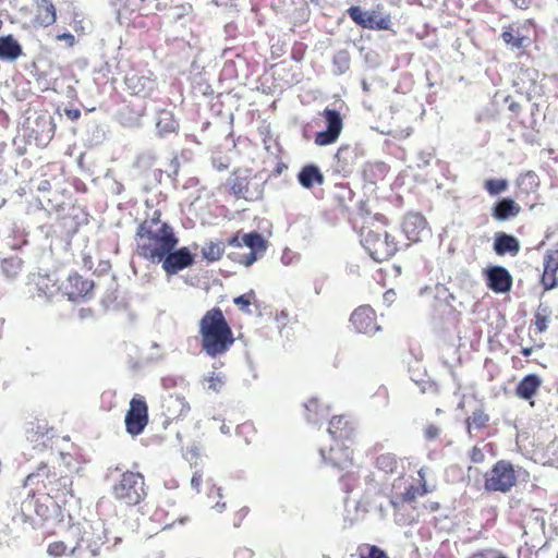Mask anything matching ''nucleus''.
Returning a JSON list of instances; mask_svg holds the SVG:
<instances>
[{
	"label": "nucleus",
	"mask_w": 558,
	"mask_h": 558,
	"mask_svg": "<svg viewBox=\"0 0 558 558\" xmlns=\"http://www.w3.org/2000/svg\"><path fill=\"white\" fill-rule=\"evenodd\" d=\"M65 114L70 120L75 121L80 119L81 111L78 109H68L65 110Z\"/></svg>",
	"instance_id": "62"
},
{
	"label": "nucleus",
	"mask_w": 558,
	"mask_h": 558,
	"mask_svg": "<svg viewBox=\"0 0 558 558\" xmlns=\"http://www.w3.org/2000/svg\"><path fill=\"white\" fill-rule=\"evenodd\" d=\"M57 40L65 41L69 47H73L75 45V37L71 33H62L57 35Z\"/></svg>",
	"instance_id": "55"
},
{
	"label": "nucleus",
	"mask_w": 558,
	"mask_h": 558,
	"mask_svg": "<svg viewBox=\"0 0 558 558\" xmlns=\"http://www.w3.org/2000/svg\"><path fill=\"white\" fill-rule=\"evenodd\" d=\"M521 207L511 198H502L493 207L492 215L495 219L504 221L520 214Z\"/></svg>",
	"instance_id": "25"
},
{
	"label": "nucleus",
	"mask_w": 558,
	"mask_h": 558,
	"mask_svg": "<svg viewBox=\"0 0 558 558\" xmlns=\"http://www.w3.org/2000/svg\"><path fill=\"white\" fill-rule=\"evenodd\" d=\"M535 325L537 329L542 332L547 328V319L544 316L536 315Z\"/></svg>",
	"instance_id": "61"
},
{
	"label": "nucleus",
	"mask_w": 558,
	"mask_h": 558,
	"mask_svg": "<svg viewBox=\"0 0 558 558\" xmlns=\"http://www.w3.org/2000/svg\"><path fill=\"white\" fill-rule=\"evenodd\" d=\"M46 470H47V466L44 465L38 469L37 473H32V474L27 475L25 484H32L34 482V478L39 477L40 472H45Z\"/></svg>",
	"instance_id": "63"
},
{
	"label": "nucleus",
	"mask_w": 558,
	"mask_h": 558,
	"mask_svg": "<svg viewBox=\"0 0 558 558\" xmlns=\"http://www.w3.org/2000/svg\"><path fill=\"white\" fill-rule=\"evenodd\" d=\"M484 489L489 493H508L517 484L513 464L507 460L497 461L484 475Z\"/></svg>",
	"instance_id": "4"
},
{
	"label": "nucleus",
	"mask_w": 558,
	"mask_h": 558,
	"mask_svg": "<svg viewBox=\"0 0 558 558\" xmlns=\"http://www.w3.org/2000/svg\"><path fill=\"white\" fill-rule=\"evenodd\" d=\"M203 476L199 472H194L191 478V486L195 488L197 492L199 490V485L202 483Z\"/></svg>",
	"instance_id": "59"
},
{
	"label": "nucleus",
	"mask_w": 558,
	"mask_h": 558,
	"mask_svg": "<svg viewBox=\"0 0 558 558\" xmlns=\"http://www.w3.org/2000/svg\"><path fill=\"white\" fill-rule=\"evenodd\" d=\"M319 116L324 119L326 129L315 134L314 143L320 147L335 144L343 130L341 113L336 109L327 107L319 112Z\"/></svg>",
	"instance_id": "6"
},
{
	"label": "nucleus",
	"mask_w": 558,
	"mask_h": 558,
	"mask_svg": "<svg viewBox=\"0 0 558 558\" xmlns=\"http://www.w3.org/2000/svg\"><path fill=\"white\" fill-rule=\"evenodd\" d=\"M470 458L474 463H480L484 460V453L480 448L473 447L471 450Z\"/></svg>",
	"instance_id": "58"
},
{
	"label": "nucleus",
	"mask_w": 558,
	"mask_h": 558,
	"mask_svg": "<svg viewBox=\"0 0 558 558\" xmlns=\"http://www.w3.org/2000/svg\"><path fill=\"white\" fill-rule=\"evenodd\" d=\"M242 240H243V244H266L267 243L265 238L256 231L245 233L243 235Z\"/></svg>",
	"instance_id": "46"
},
{
	"label": "nucleus",
	"mask_w": 558,
	"mask_h": 558,
	"mask_svg": "<svg viewBox=\"0 0 558 558\" xmlns=\"http://www.w3.org/2000/svg\"><path fill=\"white\" fill-rule=\"evenodd\" d=\"M362 241L365 244H389V234L385 226L372 222L362 229Z\"/></svg>",
	"instance_id": "22"
},
{
	"label": "nucleus",
	"mask_w": 558,
	"mask_h": 558,
	"mask_svg": "<svg viewBox=\"0 0 558 558\" xmlns=\"http://www.w3.org/2000/svg\"><path fill=\"white\" fill-rule=\"evenodd\" d=\"M72 485V477L68 475L50 481L48 495L56 500L58 506H76L78 500L74 495Z\"/></svg>",
	"instance_id": "14"
},
{
	"label": "nucleus",
	"mask_w": 558,
	"mask_h": 558,
	"mask_svg": "<svg viewBox=\"0 0 558 558\" xmlns=\"http://www.w3.org/2000/svg\"><path fill=\"white\" fill-rule=\"evenodd\" d=\"M222 254H223L222 246H203L202 247V255L208 262L218 260Z\"/></svg>",
	"instance_id": "42"
},
{
	"label": "nucleus",
	"mask_w": 558,
	"mask_h": 558,
	"mask_svg": "<svg viewBox=\"0 0 558 558\" xmlns=\"http://www.w3.org/2000/svg\"><path fill=\"white\" fill-rule=\"evenodd\" d=\"M494 244H518L517 240L506 233H497Z\"/></svg>",
	"instance_id": "53"
},
{
	"label": "nucleus",
	"mask_w": 558,
	"mask_h": 558,
	"mask_svg": "<svg viewBox=\"0 0 558 558\" xmlns=\"http://www.w3.org/2000/svg\"><path fill=\"white\" fill-rule=\"evenodd\" d=\"M542 385V378L536 374L525 375L515 387V395L523 400H530Z\"/></svg>",
	"instance_id": "23"
},
{
	"label": "nucleus",
	"mask_w": 558,
	"mask_h": 558,
	"mask_svg": "<svg viewBox=\"0 0 558 558\" xmlns=\"http://www.w3.org/2000/svg\"><path fill=\"white\" fill-rule=\"evenodd\" d=\"M351 20L363 28L388 31L392 22L390 14H381L378 10L364 12L360 7L353 5L348 9Z\"/></svg>",
	"instance_id": "8"
},
{
	"label": "nucleus",
	"mask_w": 558,
	"mask_h": 558,
	"mask_svg": "<svg viewBox=\"0 0 558 558\" xmlns=\"http://www.w3.org/2000/svg\"><path fill=\"white\" fill-rule=\"evenodd\" d=\"M304 410L307 423L313 425H317L320 421L327 420L330 414L329 407L322 404L316 398H311L305 402Z\"/></svg>",
	"instance_id": "24"
},
{
	"label": "nucleus",
	"mask_w": 558,
	"mask_h": 558,
	"mask_svg": "<svg viewBox=\"0 0 558 558\" xmlns=\"http://www.w3.org/2000/svg\"><path fill=\"white\" fill-rule=\"evenodd\" d=\"M48 512V507L40 504L38 499H36V508L34 509V514H36L40 520H43Z\"/></svg>",
	"instance_id": "57"
},
{
	"label": "nucleus",
	"mask_w": 558,
	"mask_h": 558,
	"mask_svg": "<svg viewBox=\"0 0 558 558\" xmlns=\"http://www.w3.org/2000/svg\"><path fill=\"white\" fill-rule=\"evenodd\" d=\"M508 187V181L506 179H488L484 182V189L490 195H498L506 191Z\"/></svg>",
	"instance_id": "38"
},
{
	"label": "nucleus",
	"mask_w": 558,
	"mask_h": 558,
	"mask_svg": "<svg viewBox=\"0 0 558 558\" xmlns=\"http://www.w3.org/2000/svg\"><path fill=\"white\" fill-rule=\"evenodd\" d=\"M355 428L347 417L333 416L329 421L328 433L335 444H353Z\"/></svg>",
	"instance_id": "19"
},
{
	"label": "nucleus",
	"mask_w": 558,
	"mask_h": 558,
	"mask_svg": "<svg viewBox=\"0 0 558 558\" xmlns=\"http://www.w3.org/2000/svg\"><path fill=\"white\" fill-rule=\"evenodd\" d=\"M145 114V107L143 105L132 106L131 104L125 105L121 111V116L126 121H136Z\"/></svg>",
	"instance_id": "37"
},
{
	"label": "nucleus",
	"mask_w": 558,
	"mask_h": 558,
	"mask_svg": "<svg viewBox=\"0 0 558 558\" xmlns=\"http://www.w3.org/2000/svg\"><path fill=\"white\" fill-rule=\"evenodd\" d=\"M541 282L546 291L557 287L558 280L555 274L543 271Z\"/></svg>",
	"instance_id": "45"
},
{
	"label": "nucleus",
	"mask_w": 558,
	"mask_h": 558,
	"mask_svg": "<svg viewBox=\"0 0 558 558\" xmlns=\"http://www.w3.org/2000/svg\"><path fill=\"white\" fill-rule=\"evenodd\" d=\"M208 381V390L220 392L226 384V376L222 374L213 373L206 379Z\"/></svg>",
	"instance_id": "41"
},
{
	"label": "nucleus",
	"mask_w": 558,
	"mask_h": 558,
	"mask_svg": "<svg viewBox=\"0 0 558 558\" xmlns=\"http://www.w3.org/2000/svg\"><path fill=\"white\" fill-rule=\"evenodd\" d=\"M488 420V414H486L483 410H476L466 420L468 428L470 429L471 426H474L475 428L481 429L486 425Z\"/></svg>",
	"instance_id": "39"
},
{
	"label": "nucleus",
	"mask_w": 558,
	"mask_h": 558,
	"mask_svg": "<svg viewBox=\"0 0 558 558\" xmlns=\"http://www.w3.org/2000/svg\"><path fill=\"white\" fill-rule=\"evenodd\" d=\"M230 192L235 198H244L245 201H252L253 197L248 192L250 180L247 177L234 175L228 180Z\"/></svg>",
	"instance_id": "31"
},
{
	"label": "nucleus",
	"mask_w": 558,
	"mask_h": 558,
	"mask_svg": "<svg viewBox=\"0 0 558 558\" xmlns=\"http://www.w3.org/2000/svg\"><path fill=\"white\" fill-rule=\"evenodd\" d=\"M125 429L132 436L142 434L148 424V407L144 398L134 397L124 417Z\"/></svg>",
	"instance_id": "7"
},
{
	"label": "nucleus",
	"mask_w": 558,
	"mask_h": 558,
	"mask_svg": "<svg viewBox=\"0 0 558 558\" xmlns=\"http://www.w3.org/2000/svg\"><path fill=\"white\" fill-rule=\"evenodd\" d=\"M300 184L305 189H312L315 184L324 183V175L315 165L304 166L298 174Z\"/></svg>",
	"instance_id": "27"
},
{
	"label": "nucleus",
	"mask_w": 558,
	"mask_h": 558,
	"mask_svg": "<svg viewBox=\"0 0 558 558\" xmlns=\"http://www.w3.org/2000/svg\"><path fill=\"white\" fill-rule=\"evenodd\" d=\"M23 267V260L17 255L0 259V271L8 280H15Z\"/></svg>",
	"instance_id": "29"
},
{
	"label": "nucleus",
	"mask_w": 558,
	"mask_h": 558,
	"mask_svg": "<svg viewBox=\"0 0 558 558\" xmlns=\"http://www.w3.org/2000/svg\"><path fill=\"white\" fill-rule=\"evenodd\" d=\"M335 159L338 171L350 172L355 163L354 150L350 145H342L338 148Z\"/></svg>",
	"instance_id": "28"
},
{
	"label": "nucleus",
	"mask_w": 558,
	"mask_h": 558,
	"mask_svg": "<svg viewBox=\"0 0 558 558\" xmlns=\"http://www.w3.org/2000/svg\"><path fill=\"white\" fill-rule=\"evenodd\" d=\"M352 444H335L330 445L328 451L320 448L319 453L325 463H329L331 466L339 470H344L352 464Z\"/></svg>",
	"instance_id": "15"
},
{
	"label": "nucleus",
	"mask_w": 558,
	"mask_h": 558,
	"mask_svg": "<svg viewBox=\"0 0 558 558\" xmlns=\"http://www.w3.org/2000/svg\"><path fill=\"white\" fill-rule=\"evenodd\" d=\"M114 499L126 506L138 505L147 495L145 478L138 472L125 471L111 489Z\"/></svg>",
	"instance_id": "3"
},
{
	"label": "nucleus",
	"mask_w": 558,
	"mask_h": 558,
	"mask_svg": "<svg viewBox=\"0 0 558 558\" xmlns=\"http://www.w3.org/2000/svg\"><path fill=\"white\" fill-rule=\"evenodd\" d=\"M141 253L153 263L161 264L167 275H175L194 264V254L186 246H141Z\"/></svg>",
	"instance_id": "1"
},
{
	"label": "nucleus",
	"mask_w": 558,
	"mask_h": 558,
	"mask_svg": "<svg viewBox=\"0 0 558 558\" xmlns=\"http://www.w3.org/2000/svg\"><path fill=\"white\" fill-rule=\"evenodd\" d=\"M88 246H85V248L81 253L82 263L85 268L93 269L94 262H93V255L94 251L96 250L95 246H89V250H86Z\"/></svg>",
	"instance_id": "47"
},
{
	"label": "nucleus",
	"mask_w": 558,
	"mask_h": 558,
	"mask_svg": "<svg viewBox=\"0 0 558 558\" xmlns=\"http://www.w3.org/2000/svg\"><path fill=\"white\" fill-rule=\"evenodd\" d=\"M107 542V527L102 520L87 522L83 526V534L80 542L71 549V555L75 550L82 549L84 546L88 549L92 556H97L100 547Z\"/></svg>",
	"instance_id": "5"
},
{
	"label": "nucleus",
	"mask_w": 558,
	"mask_h": 558,
	"mask_svg": "<svg viewBox=\"0 0 558 558\" xmlns=\"http://www.w3.org/2000/svg\"><path fill=\"white\" fill-rule=\"evenodd\" d=\"M124 84L132 95L149 97L156 89L157 80L151 71L133 70L126 74Z\"/></svg>",
	"instance_id": "9"
},
{
	"label": "nucleus",
	"mask_w": 558,
	"mask_h": 558,
	"mask_svg": "<svg viewBox=\"0 0 558 558\" xmlns=\"http://www.w3.org/2000/svg\"><path fill=\"white\" fill-rule=\"evenodd\" d=\"M403 232L410 243L415 244L428 241L432 230L425 217L420 213H409L402 222Z\"/></svg>",
	"instance_id": "10"
},
{
	"label": "nucleus",
	"mask_w": 558,
	"mask_h": 558,
	"mask_svg": "<svg viewBox=\"0 0 558 558\" xmlns=\"http://www.w3.org/2000/svg\"><path fill=\"white\" fill-rule=\"evenodd\" d=\"M110 268V264L108 260H100L97 270L99 272H105Z\"/></svg>",
	"instance_id": "64"
},
{
	"label": "nucleus",
	"mask_w": 558,
	"mask_h": 558,
	"mask_svg": "<svg viewBox=\"0 0 558 558\" xmlns=\"http://www.w3.org/2000/svg\"><path fill=\"white\" fill-rule=\"evenodd\" d=\"M514 86L527 100L543 97L544 86L538 82V71L532 68H521L515 76Z\"/></svg>",
	"instance_id": "11"
},
{
	"label": "nucleus",
	"mask_w": 558,
	"mask_h": 558,
	"mask_svg": "<svg viewBox=\"0 0 558 558\" xmlns=\"http://www.w3.org/2000/svg\"><path fill=\"white\" fill-rule=\"evenodd\" d=\"M497 255L504 256L510 254L515 256L519 253L520 246H493Z\"/></svg>",
	"instance_id": "52"
},
{
	"label": "nucleus",
	"mask_w": 558,
	"mask_h": 558,
	"mask_svg": "<svg viewBox=\"0 0 558 558\" xmlns=\"http://www.w3.org/2000/svg\"><path fill=\"white\" fill-rule=\"evenodd\" d=\"M544 270L545 272L555 274L558 271V250L548 251L544 256Z\"/></svg>",
	"instance_id": "40"
},
{
	"label": "nucleus",
	"mask_w": 558,
	"mask_h": 558,
	"mask_svg": "<svg viewBox=\"0 0 558 558\" xmlns=\"http://www.w3.org/2000/svg\"><path fill=\"white\" fill-rule=\"evenodd\" d=\"M64 289L71 301H77L81 298L89 296L94 289V282L92 280L84 279L77 274H72L69 275Z\"/></svg>",
	"instance_id": "20"
},
{
	"label": "nucleus",
	"mask_w": 558,
	"mask_h": 558,
	"mask_svg": "<svg viewBox=\"0 0 558 558\" xmlns=\"http://www.w3.org/2000/svg\"><path fill=\"white\" fill-rule=\"evenodd\" d=\"M505 101L508 104V111L510 112L511 119H519L523 109L522 105L514 100L511 96H507Z\"/></svg>",
	"instance_id": "44"
},
{
	"label": "nucleus",
	"mask_w": 558,
	"mask_h": 558,
	"mask_svg": "<svg viewBox=\"0 0 558 558\" xmlns=\"http://www.w3.org/2000/svg\"><path fill=\"white\" fill-rule=\"evenodd\" d=\"M254 296L255 293L253 290H251L248 293L234 298L233 302L241 308L242 312L250 313V305Z\"/></svg>",
	"instance_id": "43"
},
{
	"label": "nucleus",
	"mask_w": 558,
	"mask_h": 558,
	"mask_svg": "<svg viewBox=\"0 0 558 558\" xmlns=\"http://www.w3.org/2000/svg\"><path fill=\"white\" fill-rule=\"evenodd\" d=\"M439 434H440L439 427H437L434 424L428 425L425 429V438L428 440L436 439L439 436Z\"/></svg>",
	"instance_id": "54"
},
{
	"label": "nucleus",
	"mask_w": 558,
	"mask_h": 558,
	"mask_svg": "<svg viewBox=\"0 0 558 558\" xmlns=\"http://www.w3.org/2000/svg\"><path fill=\"white\" fill-rule=\"evenodd\" d=\"M272 258L279 259L284 266H290L298 264L301 255L289 246H276L272 251Z\"/></svg>",
	"instance_id": "33"
},
{
	"label": "nucleus",
	"mask_w": 558,
	"mask_h": 558,
	"mask_svg": "<svg viewBox=\"0 0 558 558\" xmlns=\"http://www.w3.org/2000/svg\"><path fill=\"white\" fill-rule=\"evenodd\" d=\"M57 21V10L50 0H34V14L29 24L34 28H46Z\"/></svg>",
	"instance_id": "18"
},
{
	"label": "nucleus",
	"mask_w": 558,
	"mask_h": 558,
	"mask_svg": "<svg viewBox=\"0 0 558 558\" xmlns=\"http://www.w3.org/2000/svg\"><path fill=\"white\" fill-rule=\"evenodd\" d=\"M66 545L63 542H54L48 546L47 553L53 557H60L65 554Z\"/></svg>",
	"instance_id": "49"
},
{
	"label": "nucleus",
	"mask_w": 558,
	"mask_h": 558,
	"mask_svg": "<svg viewBox=\"0 0 558 558\" xmlns=\"http://www.w3.org/2000/svg\"><path fill=\"white\" fill-rule=\"evenodd\" d=\"M163 415L168 420H179L187 415L191 408L181 395H168L162 401Z\"/></svg>",
	"instance_id": "21"
},
{
	"label": "nucleus",
	"mask_w": 558,
	"mask_h": 558,
	"mask_svg": "<svg viewBox=\"0 0 558 558\" xmlns=\"http://www.w3.org/2000/svg\"><path fill=\"white\" fill-rule=\"evenodd\" d=\"M361 558H389L387 553L376 545L368 547L366 554H361Z\"/></svg>",
	"instance_id": "48"
},
{
	"label": "nucleus",
	"mask_w": 558,
	"mask_h": 558,
	"mask_svg": "<svg viewBox=\"0 0 558 558\" xmlns=\"http://www.w3.org/2000/svg\"><path fill=\"white\" fill-rule=\"evenodd\" d=\"M48 281H51L49 277H43L37 282L38 290L41 291L45 295H52L54 292V283L49 286Z\"/></svg>",
	"instance_id": "50"
},
{
	"label": "nucleus",
	"mask_w": 558,
	"mask_h": 558,
	"mask_svg": "<svg viewBox=\"0 0 558 558\" xmlns=\"http://www.w3.org/2000/svg\"><path fill=\"white\" fill-rule=\"evenodd\" d=\"M376 466L379 471H383L386 474L398 473L401 475V472H398V460L392 453L380 454L376 459Z\"/></svg>",
	"instance_id": "35"
},
{
	"label": "nucleus",
	"mask_w": 558,
	"mask_h": 558,
	"mask_svg": "<svg viewBox=\"0 0 558 558\" xmlns=\"http://www.w3.org/2000/svg\"><path fill=\"white\" fill-rule=\"evenodd\" d=\"M231 328L220 307L207 311L199 322L201 337L211 333H220L221 330Z\"/></svg>",
	"instance_id": "17"
},
{
	"label": "nucleus",
	"mask_w": 558,
	"mask_h": 558,
	"mask_svg": "<svg viewBox=\"0 0 558 558\" xmlns=\"http://www.w3.org/2000/svg\"><path fill=\"white\" fill-rule=\"evenodd\" d=\"M502 40L512 48L522 49L529 45L530 39L522 35L519 27L509 25L501 33Z\"/></svg>",
	"instance_id": "30"
},
{
	"label": "nucleus",
	"mask_w": 558,
	"mask_h": 558,
	"mask_svg": "<svg viewBox=\"0 0 558 558\" xmlns=\"http://www.w3.org/2000/svg\"><path fill=\"white\" fill-rule=\"evenodd\" d=\"M356 480L357 478L353 474H347L341 477L340 482L345 493L349 494L353 492L354 482H356Z\"/></svg>",
	"instance_id": "51"
},
{
	"label": "nucleus",
	"mask_w": 558,
	"mask_h": 558,
	"mask_svg": "<svg viewBox=\"0 0 558 558\" xmlns=\"http://www.w3.org/2000/svg\"><path fill=\"white\" fill-rule=\"evenodd\" d=\"M396 300V292L393 290H387L383 295V301L387 305H390Z\"/></svg>",
	"instance_id": "60"
},
{
	"label": "nucleus",
	"mask_w": 558,
	"mask_h": 558,
	"mask_svg": "<svg viewBox=\"0 0 558 558\" xmlns=\"http://www.w3.org/2000/svg\"><path fill=\"white\" fill-rule=\"evenodd\" d=\"M22 54V47L12 35L0 37V60L14 61Z\"/></svg>",
	"instance_id": "26"
},
{
	"label": "nucleus",
	"mask_w": 558,
	"mask_h": 558,
	"mask_svg": "<svg viewBox=\"0 0 558 558\" xmlns=\"http://www.w3.org/2000/svg\"><path fill=\"white\" fill-rule=\"evenodd\" d=\"M486 286L495 293H508L512 288V276L502 266L493 265L484 269Z\"/></svg>",
	"instance_id": "16"
},
{
	"label": "nucleus",
	"mask_w": 558,
	"mask_h": 558,
	"mask_svg": "<svg viewBox=\"0 0 558 558\" xmlns=\"http://www.w3.org/2000/svg\"><path fill=\"white\" fill-rule=\"evenodd\" d=\"M289 322V314L286 311H282L280 314L276 315L277 327L281 330Z\"/></svg>",
	"instance_id": "56"
},
{
	"label": "nucleus",
	"mask_w": 558,
	"mask_h": 558,
	"mask_svg": "<svg viewBox=\"0 0 558 558\" xmlns=\"http://www.w3.org/2000/svg\"><path fill=\"white\" fill-rule=\"evenodd\" d=\"M350 322L359 333L373 336L381 329L376 323L375 311L369 305H362L351 314Z\"/></svg>",
	"instance_id": "13"
},
{
	"label": "nucleus",
	"mask_w": 558,
	"mask_h": 558,
	"mask_svg": "<svg viewBox=\"0 0 558 558\" xmlns=\"http://www.w3.org/2000/svg\"><path fill=\"white\" fill-rule=\"evenodd\" d=\"M202 338V349L210 357H217L226 352L234 343L232 329L221 330L220 333H211Z\"/></svg>",
	"instance_id": "12"
},
{
	"label": "nucleus",
	"mask_w": 558,
	"mask_h": 558,
	"mask_svg": "<svg viewBox=\"0 0 558 558\" xmlns=\"http://www.w3.org/2000/svg\"><path fill=\"white\" fill-rule=\"evenodd\" d=\"M364 252L376 263H383L392 257L397 246H363Z\"/></svg>",
	"instance_id": "34"
},
{
	"label": "nucleus",
	"mask_w": 558,
	"mask_h": 558,
	"mask_svg": "<svg viewBox=\"0 0 558 558\" xmlns=\"http://www.w3.org/2000/svg\"><path fill=\"white\" fill-rule=\"evenodd\" d=\"M36 508V498L34 495H28L21 504V518L23 522L35 525L37 522L34 518V509Z\"/></svg>",
	"instance_id": "36"
},
{
	"label": "nucleus",
	"mask_w": 558,
	"mask_h": 558,
	"mask_svg": "<svg viewBox=\"0 0 558 558\" xmlns=\"http://www.w3.org/2000/svg\"><path fill=\"white\" fill-rule=\"evenodd\" d=\"M136 239L143 244H178L179 239L171 225L161 219V211L155 209L138 225Z\"/></svg>",
	"instance_id": "2"
},
{
	"label": "nucleus",
	"mask_w": 558,
	"mask_h": 558,
	"mask_svg": "<svg viewBox=\"0 0 558 558\" xmlns=\"http://www.w3.org/2000/svg\"><path fill=\"white\" fill-rule=\"evenodd\" d=\"M248 247L251 248V251L247 254L231 253L230 257L244 266H251L253 263H255L257 259L262 258L266 254L268 246Z\"/></svg>",
	"instance_id": "32"
}]
</instances>
